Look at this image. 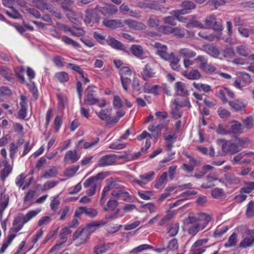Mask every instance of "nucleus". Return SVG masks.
<instances>
[{"instance_id": "f257e3e1", "label": "nucleus", "mask_w": 254, "mask_h": 254, "mask_svg": "<svg viewBox=\"0 0 254 254\" xmlns=\"http://www.w3.org/2000/svg\"><path fill=\"white\" fill-rule=\"evenodd\" d=\"M211 220L210 215L204 213L199 214V217L189 216L187 220V224H191L188 229L190 235H195L201 230L204 229Z\"/></svg>"}, {"instance_id": "f03ea898", "label": "nucleus", "mask_w": 254, "mask_h": 254, "mask_svg": "<svg viewBox=\"0 0 254 254\" xmlns=\"http://www.w3.org/2000/svg\"><path fill=\"white\" fill-rule=\"evenodd\" d=\"M124 188L125 187L119 181H108L107 186L103 189L101 200L105 197L107 193L111 190H113L111 194L115 198L118 199L122 196H126L128 194V193L125 191Z\"/></svg>"}, {"instance_id": "7ed1b4c3", "label": "nucleus", "mask_w": 254, "mask_h": 254, "mask_svg": "<svg viewBox=\"0 0 254 254\" xmlns=\"http://www.w3.org/2000/svg\"><path fill=\"white\" fill-rule=\"evenodd\" d=\"M221 148L222 152L221 153H219L218 155L224 156L226 154L232 155L236 154L240 151V150L235 141H225L222 144Z\"/></svg>"}, {"instance_id": "20e7f679", "label": "nucleus", "mask_w": 254, "mask_h": 254, "mask_svg": "<svg viewBox=\"0 0 254 254\" xmlns=\"http://www.w3.org/2000/svg\"><path fill=\"white\" fill-rule=\"evenodd\" d=\"M91 232L88 228L78 229L73 236V240H77L76 246L84 244L89 239Z\"/></svg>"}, {"instance_id": "39448f33", "label": "nucleus", "mask_w": 254, "mask_h": 254, "mask_svg": "<svg viewBox=\"0 0 254 254\" xmlns=\"http://www.w3.org/2000/svg\"><path fill=\"white\" fill-rule=\"evenodd\" d=\"M194 61L199 63V68L207 73H212L216 70V68L213 65L208 63V59L203 56H198Z\"/></svg>"}, {"instance_id": "423d86ee", "label": "nucleus", "mask_w": 254, "mask_h": 254, "mask_svg": "<svg viewBox=\"0 0 254 254\" xmlns=\"http://www.w3.org/2000/svg\"><path fill=\"white\" fill-rule=\"evenodd\" d=\"M93 87L89 86L85 90L86 96L84 101V104L87 105L91 106L99 102V99L95 97L94 93L95 91Z\"/></svg>"}, {"instance_id": "0eeeda50", "label": "nucleus", "mask_w": 254, "mask_h": 254, "mask_svg": "<svg viewBox=\"0 0 254 254\" xmlns=\"http://www.w3.org/2000/svg\"><path fill=\"white\" fill-rule=\"evenodd\" d=\"M98 9H87L86 10V14L84 18V22L87 24H90L92 21L98 22L100 17L97 14Z\"/></svg>"}, {"instance_id": "6e6552de", "label": "nucleus", "mask_w": 254, "mask_h": 254, "mask_svg": "<svg viewBox=\"0 0 254 254\" xmlns=\"http://www.w3.org/2000/svg\"><path fill=\"white\" fill-rule=\"evenodd\" d=\"M137 6L141 8L146 9L148 8L152 10H160L162 11V8L159 3L155 1L154 2H149L147 0H144L138 2L136 4Z\"/></svg>"}, {"instance_id": "1a4fd4ad", "label": "nucleus", "mask_w": 254, "mask_h": 254, "mask_svg": "<svg viewBox=\"0 0 254 254\" xmlns=\"http://www.w3.org/2000/svg\"><path fill=\"white\" fill-rule=\"evenodd\" d=\"M96 9H97L98 12H101L104 15H114L118 11L117 7L113 4H106L104 7H99L98 5H97Z\"/></svg>"}, {"instance_id": "9d476101", "label": "nucleus", "mask_w": 254, "mask_h": 254, "mask_svg": "<svg viewBox=\"0 0 254 254\" xmlns=\"http://www.w3.org/2000/svg\"><path fill=\"white\" fill-rule=\"evenodd\" d=\"M130 50L132 54L137 58L140 59H147L150 60L148 56H145V53L141 45H133L130 47Z\"/></svg>"}, {"instance_id": "9b49d317", "label": "nucleus", "mask_w": 254, "mask_h": 254, "mask_svg": "<svg viewBox=\"0 0 254 254\" xmlns=\"http://www.w3.org/2000/svg\"><path fill=\"white\" fill-rule=\"evenodd\" d=\"M117 157L116 155L112 154L104 156L99 159L98 165L100 167L112 165L116 162Z\"/></svg>"}, {"instance_id": "f8f14e48", "label": "nucleus", "mask_w": 254, "mask_h": 254, "mask_svg": "<svg viewBox=\"0 0 254 254\" xmlns=\"http://www.w3.org/2000/svg\"><path fill=\"white\" fill-rule=\"evenodd\" d=\"M103 24L107 27L111 29H116L117 28H122L124 27V22L121 19H105L103 21Z\"/></svg>"}, {"instance_id": "ddd939ff", "label": "nucleus", "mask_w": 254, "mask_h": 254, "mask_svg": "<svg viewBox=\"0 0 254 254\" xmlns=\"http://www.w3.org/2000/svg\"><path fill=\"white\" fill-rule=\"evenodd\" d=\"M155 72L152 67V65L149 63H147L145 65L143 71L141 72L142 78L144 80H147L150 78L155 76Z\"/></svg>"}, {"instance_id": "4468645a", "label": "nucleus", "mask_w": 254, "mask_h": 254, "mask_svg": "<svg viewBox=\"0 0 254 254\" xmlns=\"http://www.w3.org/2000/svg\"><path fill=\"white\" fill-rule=\"evenodd\" d=\"M107 43L111 46L113 48L122 50L124 52H127V48L120 41L117 40L114 38L109 37L106 40Z\"/></svg>"}, {"instance_id": "2eb2a0df", "label": "nucleus", "mask_w": 254, "mask_h": 254, "mask_svg": "<svg viewBox=\"0 0 254 254\" xmlns=\"http://www.w3.org/2000/svg\"><path fill=\"white\" fill-rule=\"evenodd\" d=\"M181 6L183 9L181 10H177L176 13H179L180 14L188 13L189 11L195 8L196 7V4L190 0L183 1L181 4Z\"/></svg>"}, {"instance_id": "dca6fc26", "label": "nucleus", "mask_w": 254, "mask_h": 254, "mask_svg": "<svg viewBox=\"0 0 254 254\" xmlns=\"http://www.w3.org/2000/svg\"><path fill=\"white\" fill-rule=\"evenodd\" d=\"M79 158L76 150H69L66 152L64 157V161L66 163L68 161H70L71 163H73L76 162Z\"/></svg>"}, {"instance_id": "f3484780", "label": "nucleus", "mask_w": 254, "mask_h": 254, "mask_svg": "<svg viewBox=\"0 0 254 254\" xmlns=\"http://www.w3.org/2000/svg\"><path fill=\"white\" fill-rule=\"evenodd\" d=\"M163 127V125L162 124H159L156 126L150 125L148 127V129L152 132V137H154L157 139L158 137L161 135V130Z\"/></svg>"}, {"instance_id": "a211bd4d", "label": "nucleus", "mask_w": 254, "mask_h": 254, "mask_svg": "<svg viewBox=\"0 0 254 254\" xmlns=\"http://www.w3.org/2000/svg\"><path fill=\"white\" fill-rule=\"evenodd\" d=\"M164 139L166 140V146L168 150L171 151L173 146V142L177 139V136L175 133H170L169 134H164Z\"/></svg>"}, {"instance_id": "6ab92c4d", "label": "nucleus", "mask_w": 254, "mask_h": 254, "mask_svg": "<svg viewBox=\"0 0 254 254\" xmlns=\"http://www.w3.org/2000/svg\"><path fill=\"white\" fill-rule=\"evenodd\" d=\"M224 179L226 182L231 185H237L240 182V179L235 174L231 173H227L224 175Z\"/></svg>"}, {"instance_id": "aec40b11", "label": "nucleus", "mask_w": 254, "mask_h": 254, "mask_svg": "<svg viewBox=\"0 0 254 254\" xmlns=\"http://www.w3.org/2000/svg\"><path fill=\"white\" fill-rule=\"evenodd\" d=\"M184 75L190 80L198 79L201 76L200 72L196 69H192L189 72L185 71Z\"/></svg>"}, {"instance_id": "412c9836", "label": "nucleus", "mask_w": 254, "mask_h": 254, "mask_svg": "<svg viewBox=\"0 0 254 254\" xmlns=\"http://www.w3.org/2000/svg\"><path fill=\"white\" fill-rule=\"evenodd\" d=\"M88 182V179L84 183L83 186L85 188H89L87 190V193L89 196L93 195L95 192V190L97 188V183H95L92 181Z\"/></svg>"}, {"instance_id": "4be33fe9", "label": "nucleus", "mask_w": 254, "mask_h": 254, "mask_svg": "<svg viewBox=\"0 0 254 254\" xmlns=\"http://www.w3.org/2000/svg\"><path fill=\"white\" fill-rule=\"evenodd\" d=\"M237 53L241 56L247 57L250 53V50L249 47L245 45H242L237 46L236 48Z\"/></svg>"}, {"instance_id": "5701e85b", "label": "nucleus", "mask_w": 254, "mask_h": 254, "mask_svg": "<svg viewBox=\"0 0 254 254\" xmlns=\"http://www.w3.org/2000/svg\"><path fill=\"white\" fill-rule=\"evenodd\" d=\"M112 109L108 108L101 110L99 112H96L98 117L103 121L108 120L111 116Z\"/></svg>"}, {"instance_id": "b1692460", "label": "nucleus", "mask_w": 254, "mask_h": 254, "mask_svg": "<svg viewBox=\"0 0 254 254\" xmlns=\"http://www.w3.org/2000/svg\"><path fill=\"white\" fill-rule=\"evenodd\" d=\"M231 108L235 111L242 110L245 107L244 103L239 100H234L228 102Z\"/></svg>"}, {"instance_id": "393cba45", "label": "nucleus", "mask_w": 254, "mask_h": 254, "mask_svg": "<svg viewBox=\"0 0 254 254\" xmlns=\"http://www.w3.org/2000/svg\"><path fill=\"white\" fill-rule=\"evenodd\" d=\"M235 142L241 151L243 148H247L248 146L250 143V140L247 137H243L237 138Z\"/></svg>"}, {"instance_id": "a878e982", "label": "nucleus", "mask_w": 254, "mask_h": 254, "mask_svg": "<svg viewBox=\"0 0 254 254\" xmlns=\"http://www.w3.org/2000/svg\"><path fill=\"white\" fill-rule=\"evenodd\" d=\"M179 53L180 56L186 58H191L196 56V53L188 48L181 49Z\"/></svg>"}, {"instance_id": "bb28decb", "label": "nucleus", "mask_w": 254, "mask_h": 254, "mask_svg": "<svg viewBox=\"0 0 254 254\" xmlns=\"http://www.w3.org/2000/svg\"><path fill=\"white\" fill-rule=\"evenodd\" d=\"M193 86L197 90L199 91H202L205 93L209 92L211 89L210 85L201 83H196L194 82L193 83Z\"/></svg>"}, {"instance_id": "cd10ccee", "label": "nucleus", "mask_w": 254, "mask_h": 254, "mask_svg": "<svg viewBox=\"0 0 254 254\" xmlns=\"http://www.w3.org/2000/svg\"><path fill=\"white\" fill-rule=\"evenodd\" d=\"M177 11L175 12V16H168L164 18V21L165 23L169 24L172 26H175L176 25V20L181 21V19L179 17V13H176Z\"/></svg>"}, {"instance_id": "c85d7f7f", "label": "nucleus", "mask_w": 254, "mask_h": 254, "mask_svg": "<svg viewBox=\"0 0 254 254\" xmlns=\"http://www.w3.org/2000/svg\"><path fill=\"white\" fill-rule=\"evenodd\" d=\"M9 200V198L7 195L1 192L0 193V209L4 210L8 206Z\"/></svg>"}, {"instance_id": "c756f323", "label": "nucleus", "mask_w": 254, "mask_h": 254, "mask_svg": "<svg viewBox=\"0 0 254 254\" xmlns=\"http://www.w3.org/2000/svg\"><path fill=\"white\" fill-rule=\"evenodd\" d=\"M204 51L210 56L216 58L219 55V50L213 46H207L204 47Z\"/></svg>"}, {"instance_id": "7c9ffc66", "label": "nucleus", "mask_w": 254, "mask_h": 254, "mask_svg": "<svg viewBox=\"0 0 254 254\" xmlns=\"http://www.w3.org/2000/svg\"><path fill=\"white\" fill-rule=\"evenodd\" d=\"M57 175V170L56 168L52 166L50 169L46 170L45 173L42 175L41 177L45 179H49L55 177Z\"/></svg>"}, {"instance_id": "2f4dec72", "label": "nucleus", "mask_w": 254, "mask_h": 254, "mask_svg": "<svg viewBox=\"0 0 254 254\" xmlns=\"http://www.w3.org/2000/svg\"><path fill=\"white\" fill-rule=\"evenodd\" d=\"M169 60H171L170 63V66L173 70H180V65L179 64V62L180 61V59L175 57L173 53H172V56H171V59Z\"/></svg>"}, {"instance_id": "473e14b6", "label": "nucleus", "mask_w": 254, "mask_h": 254, "mask_svg": "<svg viewBox=\"0 0 254 254\" xmlns=\"http://www.w3.org/2000/svg\"><path fill=\"white\" fill-rule=\"evenodd\" d=\"M12 168L10 165H5L4 168L1 171L0 177L2 182H4L5 179L11 172Z\"/></svg>"}, {"instance_id": "72a5a7b5", "label": "nucleus", "mask_w": 254, "mask_h": 254, "mask_svg": "<svg viewBox=\"0 0 254 254\" xmlns=\"http://www.w3.org/2000/svg\"><path fill=\"white\" fill-rule=\"evenodd\" d=\"M71 233L70 228L65 227L62 229L60 232V241L61 243H64L67 240V236Z\"/></svg>"}, {"instance_id": "f704fd0d", "label": "nucleus", "mask_w": 254, "mask_h": 254, "mask_svg": "<svg viewBox=\"0 0 254 254\" xmlns=\"http://www.w3.org/2000/svg\"><path fill=\"white\" fill-rule=\"evenodd\" d=\"M110 245H112V244H108L107 245L97 246L94 249V254H101L105 253L110 248Z\"/></svg>"}, {"instance_id": "c9c22d12", "label": "nucleus", "mask_w": 254, "mask_h": 254, "mask_svg": "<svg viewBox=\"0 0 254 254\" xmlns=\"http://www.w3.org/2000/svg\"><path fill=\"white\" fill-rule=\"evenodd\" d=\"M173 104L178 108L187 106L190 109L191 107L188 98H186L182 101H180L179 99H175L174 100Z\"/></svg>"}, {"instance_id": "e433bc0d", "label": "nucleus", "mask_w": 254, "mask_h": 254, "mask_svg": "<svg viewBox=\"0 0 254 254\" xmlns=\"http://www.w3.org/2000/svg\"><path fill=\"white\" fill-rule=\"evenodd\" d=\"M246 215L249 218L254 217V201L251 200L247 204Z\"/></svg>"}, {"instance_id": "4c0bfd02", "label": "nucleus", "mask_w": 254, "mask_h": 254, "mask_svg": "<svg viewBox=\"0 0 254 254\" xmlns=\"http://www.w3.org/2000/svg\"><path fill=\"white\" fill-rule=\"evenodd\" d=\"M167 173L166 172H163L160 176V177L156 179V183L154 185L156 189H159L165 183V181L167 179Z\"/></svg>"}, {"instance_id": "58836bf2", "label": "nucleus", "mask_w": 254, "mask_h": 254, "mask_svg": "<svg viewBox=\"0 0 254 254\" xmlns=\"http://www.w3.org/2000/svg\"><path fill=\"white\" fill-rule=\"evenodd\" d=\"M20 105L21 109L18 113V117L21 119H24L27 116V103L26 102H21Z\"/></svg>"}, {"instance_id": "ea45409f", "label": "nucleus", "mask_w": 254, "mask_h": 254, "mask_svg": "<svg viewBox=\"0 0 254 254\" xmlns=\"http://www.w3.org/2000/svg\"><path fill=\"white\" fill-rule=\"evenodd\" d=\"M147 24L150 27H155L159 25L160 20L157 16L151 15L147 20Z\"/></svg>"}, {"instance_id": "a19ab883", "label": "nucleus", "mask_w": 254, "mask_h": 254, "mask_svg": "<svg viewBox=\"0 0 254 254\" xmlns=\"http://www.w3.org/2000/svg\"><path fill=\"white\" fill-rule=\"evenodd\" d=\"M237 241V234L234 233L230 236L228 241L224 244V246L227 248L233 247L235 246Z\"/></svg>"}, {"instance_id": "79ce46f5", "label": "nucleus", "mask_w": 254, "mask_h": 254, "mask_svg": "<svg viewBox=\"0 0 254 254\" xmlns=\"http://www.w3.org/2000/svg\"><path fill=\"white\" fill-rule=\"evenodd\" d=\"M40 211V210L39 209L29 211L26 215H24V222H23V224H25L28 222L32 218L37 215Z\"/></svg>"}, {"instance_id": "37998d69", "label": "nucleus", "mask_w": 254, "mask_h": 254, "mask_svg": "<svg viewBox=\"0 0 254 254\" xmlns=\"http://www.w3.org/2000/svg\"><path fill=\"white\" fill-rule=\"evenodd\" d=\"M238 31L242 36L246 38L249 37L251 34H254V29L252 28L239 27Z\"/></svg>"}, {"instance_id": "c03bdc74", "label": "nucleus", "mask_w": 254, "mask_h": 254, "mask_svg": "<svg viewBox=\"0 0 254 254\" xmlns=\"http://www.w3.org/2000/svg\"><path fill=\"white\" fill-rule=\"evenodd\" d=\"M79 168V166L78 165L72 166L65 170L64 174L66 177H71L76 173Z\"/></svg>"}, {"instance_id": "a18cd8bd", "label": "nucleus", "mask_w": 254, "mask_h": 254, "mask_svg": "<svg viewBox=\"0 0 254 254\" xmlns=\"http://www.w3.org/2000/svg\"><path fill=\"white\" fill-rule=\"evenodd\" d=\"M118 202L116 200H110L107 203V207L104 208L105 211L111 210L113 211H116Z\"/></svg>"}, {"instance_id": "49530a36", "label": "nucleus", "mask_w": 254, "mask_h": 254, "mask_svg": "<svg viewBox=\"0 0 254 254\" xmlns=\"http://www.w3.org/2000/svg\"><path fill=\"white\" fill-rule=\"evenodd\" d=\"M254 243V238H245L240 243L239 247L245 248L251 247Z\"/></svg>"}, {"instance_id": "de8ad7c7", "label": "nucleus", "mask_w": 254, "mask_h": 254, "mask_svg": "<svg viewBox=\"0 0 254 254\" xmlns=\"http://www.w3.org/2000/svg\"><path fill=\"white\" fill-rule=\"evenodd\" d=\"M179 229V225L178 223L171 224L168 229V233L170 237H173L177 234Z\"/></svg>"}, {"instance_id": "09e8293b", "label": "nucleus", "mask_w": 254, "mask_h": 254, "mask_svg": "<svg viewBox=\"0 0 254 254\" xmlns=\"http://www.w3.org/2000/svg\"><path fill=\"white\" fill-rule=\"evenodd\" d=\"M124 22V26L125 24L127 25L130 28L136 29L138 27L139 23L134 20L128 19L123 21Z\"/></svg>"}, {"instance_id": "8fccbe9b", "label": "nucleus", "mask_w": 254, "mask_h": 254, "mask_svg": "<svg viewBox=\"0 0 254 254\" xmlns=\"http://www.w3.org/2000/svg\"><path fill=\"white\" fill-rule=\"evenodd\" d=\"M154 176L155 172L154 171H150L147 173L140 175L139 177L141 180H145L147 183V182L152 181L154 179Z\"/></svg>"}, {"instance_id": "3c124183", "label": "nucleus", "mask_w": 254, "mask_h": 254, "mask_svg": "<svg viewBox=\"0 0 254 254\" xmlns=\"http://www.w3.org/2000/svg\"><path fill=\"white\" fill-rule=\"evenodd\" d=\"M243 128L242 125L238 123L233 124L231 127L232 132L235 134H240L242 133Z\"/></svg>"}, {"instance_id": "603ef678", "label": "nucleus", "mask_w": 254, "mask_h": 254, "mask_svg": "<svg viewBox=\"0 0 254 254\" xmlns=\"http://www.w3.org/2000/svg\"><path fill=\"white\" fill-rule=\"evenodd\" d=\"M10 11H6L5 13L9 17L15 19H18L21 18V15L18 11L16 10L13 7H9Z\"/></svg>"}, {"instance_id": "864d4df0", "label": "nucleus", "mask_w": 254, "mask_h": 254, "mask_svg": "<svg viewBox=\"0 0 254 254\" xmlns=\"http://www.w3.org/2000/svg\"><path fill=\"white\" fill-rule=\"evenodd\" d=\"M215 17V16L214 15H210L209 17L206 18L204 21V25H204L203 28H205V29L211 28L213 23V22L214 21Z\"/></svg>"}, {"instance_id": "5fc2aeb1", "label": "nucleus", "mask_w": 254, "mask_h": 254, "mask_svg": "<svg viewBox=\"0 0 254 254\" xmlns=\"http://www.w3.org/2000/svg\"><path fill=\"white\" fill-rule=\"evenodd\" d=\"M84 211V214L91 218L96 217L98 214L97 210L92 208L85 207Z\"/></svg>"}, {"instance_id": "6e6d98bb", "label": "nucleus", "mask_w": 254, "mask_h": 254, "mask_svg": "<svg viewBox=\"0 0 254 254\" xmlns=\"http://www.w3.org/2000/svg\"><path fill=\"white\" fill-rule=\"evenodd\" d=\"M175 86L177 91H180L186 95L189 94V91L185 88V85L183 82L181 81L177 82L175 83Z\"/></svg>"}, {"instance_id": "4d7b16f0", "label": "nucleus", "mask_w": 254, "mask_h": 254, "mask_svg": "<svg viewBox=\"0 0 254 254\" xmlns=\"http://www.w3.org/2000/svg\"><path fill=\"white\" fill-rule=\"evenodd\" d=\"M38 8L42 10L47 9L51 13L54 12L56 8L51 4L47 2H43L41 5L38 6Z\"/></svg>"}, {"instance_id": "13d9d810", "label": "nucleus", "mask_w": 254, "mask_h": 254, "mask_svg": "<svg viewBox=\"0 0 254 254\" xmlns=\"http://www.w3.org/2000/svg\"><path fill=\"white\" fill-rule=\"evenodd\" d=\"M167 49H163L161 50H157L156 52V54L158 55L160 57L165 60H169L171 59L172 53L168 54L167 52Z\"/></svg>"}, {"instance_id": "bf43d9fd", "label": "nucleus", "mask_w": 254, "mask_h": 254, "mask_svg": "<svg viewBox=\"0 0 254 254\" xmlns=\"http://www.w3.org/2000/svg\"><path fill=\"white\" fill-rule=\"evenodd\" d=\"M152 249V247L147 244H143L133 249L130 251V253H137L143 250Z\"/></svg>"}, {"instance_id": "052dcab7", "label": "nucleus", "mask_w": 254, "mask_h": 254, "mask_svg": "<svg viewBox=\"0 0 254 254\" xmlns=\"http://www.w3.org/2000/svg\"><path fill=\"white\" fill-rule=\"evenodd\" d=\"M56 77L61 82H64L68 80V76L65 72H60L56 74Z\"/></svg>"}, {"instance_id": "680f3d73", "label": "nucleus", "mask_w": 254, "mask_h": 254, "mask_svg": "<svg viewBox=\"0 0 254 254\" xmlns=\"http://www.w3.org/2000/svg\"><path fill=\"white\" fill-rule=\"evenodd\" d=\"M213 22V23L211 29H212L213 30L217 32H220L223 29V26L222 23L221 22L217 21L215 17L214 18V21Z\"/></svg>"}, {"instance_id": "e2e57ef3", "label": "nucleus", "mask_w": 254, "mask_h": 254, "mask_svg": "<svg viewBox=\"0 0 254 254\" xmlns=\"http://www.w3.org/2000/svg\"><path fill=\"white\" fill-rule=\"evenodd\" d=\"M167 249L170 251H175L178 249V241L176 239L174 238L171 240L168 243Z\"/></svg>"}, {"instance_id": "0e129e2a", "label": "nucleus", "mask_w": 254, "mask_h": 254, "mask_svg": "<svg viewBox=\"0 0 254 254\" xmlns=\"http://www.w3.org/2000/svg\"><path fill=\"white\" fill-rule=\"evenodd\" d=\"M223 55L225 58H232L235 56V53L233 48H227L223 51Z\"/></svg>"}, {"instance_id": "69168bd1", "label": "nucleus", "mask_w": 254, "mask_h": 254, "mask_svg": "<svg viewBox=\"0 0 254 254\" xmlns=\"http://www.w3.org/2000/svg\"><path fill=\"white\" fill-rule=\"evenodd\" d=\"M121 80L123 88L126 90H127V85L130 83L131 79L129 76H121Z\"/></svg>"}, {"instance_id": "338daca9", "label": "nucleus", "mask_w": 254, "mask_h": 254, "mask_svg": "<svg viewBox=\"0 0 254 254\" xmlns=\"http://www.w3.org/2000/svg\"><path fill=\"white\" fill-rule=\"evenodd\" d=\"M224 191L222 189L215 188L211 191L212 196L215 198L222 197Z\"/></svg>"}, {"instance_id": "774afa93", "label": "nucleus", "mask_w": 254, "mask_h": 254, "mask_svg": "<svg viewBox=\"0 0 254 254\" xmlns=\"http://www.w3.org/2000/svg\"><path fill=\"white\" fill-rule=\"evenodd\" d=\"M218 113L221 118H227L229 117L231 113L225 109L220 107L218 110Z\"/></svg>"}]
</instances>
